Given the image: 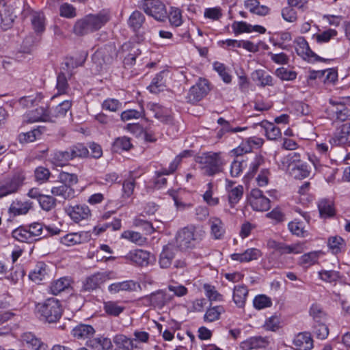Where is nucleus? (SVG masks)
Masks as SVG:
<instances>
[{
	"label": "nucleus",
	"instance_id": "nucleus-7",
	"mask_svg": "<svg viewBox=\"0 0 350 350\" xmlns=\"http://www.w3.org/2000/svg\"><path fill=\"white\" fill-rule=\"evenodd\" d=\"M115 278H116V274L111 271L94 273L83 280L81 291L83 292L96 291L107 281Z\"/></svg>",
	"mask_w": 350,
	"mask_h": 350
},
{
	"label": "nucleus",
	"instance_id": "nucleus-32",
	"mask_svg": "<svg viewBox=\"0 0 350 350\" xmlns=\"http://www.w3.org/2000/svg\"><path fill=\"white\" fill-rule=\"evenodd\" d=\"M51 193L55 196L62 197L64 200H71L76 196V191L70 185L61 184L51 188Z\"/></svg>",
	"mask_w": 350,
	"mask_h": 350
},
{
	"label": "nucleus",
	"instance_id": "nucleus-31",
	"mask_svg": "<svg viewBox=\"0 0 350 350\" xmlns=\"http://www.w3.org/2000/svg\"><path fill=\"white\" fill-rule=\"evenodd\" d=\"M87 345L90 350H109L113 346L111 339L103 336L90 339Z\"/></svg>",
	"mask_w": 350,
	"mask_h": 350
},
{
	"label": "nucleus",
	"instance_id": "nucleus-50",
	"mask_svg": "<svg viewBox=\"0 0 350 350\" xmlns=\"http://www.w3.org/2000/svg\"><path fill=\"white\" fill-rule=\"evenodd\" d=\"M165 84L161 72L158 73L152 79L148 90L152 94H159L165 90Z\"/></svg>",
	"mask_w": 350,
	"mask_h": 350
},
{
	"label": "nucleus",
	"instance_id": "nucleus-35",
	"mask_svg": "<svg viewBox=\"0 0 350 350\" xmlns=\"http://www.w3.org/2000/svg\"><path fill=\"white\" fill-rule=\"evenodd\" d=\"M319 278L329 283L342 282L345 281V276L339 271L335 270H321L319 271Z\"/></svg>",
	"mask_w": 350,
	"mask_h": 350
},
{
	"label": "nucleus",
	"instance_id": "nucleus-64",
	"mask_svg": "<svg viewBox=\"0 0 350 350\" xmlns=\"http://www.w3.org/2000/svg\"><path fill=\"white\" fill-rule=\"evenodd\" d=\"M309 313L316 323L322 322L326 317V313L317 304H313L310 306Z\"/></svg>",
	"mask_w": 350,
	"mask_h": 350
},
{
	"label": "nucleus",
	"instance_id": "nucleus-40",
	"mask_svg": "<svg viewBox=\"0 0 350 350\" xmlns=\"http://www.w3.org/2000/svg\"><path fill=\"white\" fill-rule=\"evenodd\" d=\"M55 89L57 90V93L52 96V99L58 96L68 94L70 90V86L68 83L67 77H66V75L64 73L60 72L59 74H58L57 77Z\"/></svg>",
	"mask_w": 350,
	"mask_h": 350
},
{
	"label": "nucleus",
	"instance_id": "nucleus-11",
	"mask_svg": "<svg viewBox=\"0 0 350 350\" xmlns=\"http://www.w3.org/2000/svg\"><path fill=\"white\" fill-rule=\"evenodd\" d=\"M295 50L298 55L303 59L317 62H330L329 59H324L314 53L310 48L308 42L304 37H298L295 41Z\"/></svg>",
	"mask_w": 350,
	"mask_h": 350
},
{
	"label": "nucleus",
	"instance_id": "nucleus-44",
	"mask_svg": "<svg viewBox=\"0 0 350 350\" xmlns=\"http://www.w3.org/2000/svg\"><path fill=\"white\" fill-rule=\"evenodd\" d=\"M174 257L172 245H167L163 247V251L160 254L159 264L162 268H167L171 264Z\"/></svg>",
	"mask_w": 350,
	"mask_h": 350
},
{
	"label": "nucleus",
	"instance_id": "nucleus-18",
	"mask_svg": "<svg viewBox=\"0 0 350 350\" xmlns=\"http://www.w3.org/2000/svg\"><path fill=\"white\" fill-rule=\"evenodd\" d=\"M24 120L27 122L33 123L36 122H50L49 110L47 108L40 107L34 110L30 111L24 116Z\"/></svg>",
	"mask_w": 350,
	"mask_h": 350
},
{
	"label": "nucleus",
	"instance_id": "nucleus-30",
	"mask_svg": "<svg viewBox=\"0 0 350 350\" xmlns=\"http://www.w3.org/2000/svg\"><path fill=\"white\" fill-rule=\"evenodd\" d=\"M95 330L90 325L79 324L75 327L71 333L73 337L77 340H86L94 335Z\"/></svg>",
	"mask_w": 350,
	"mask_h": 350
},
{
	"label": "nucleus",
	"instance_id": "nucleus-52",
	"mask_svg": "<svg viewBox=\"0 0 350 350\" xmlns=\"http://www.w3.org/2000/svg\"><path fill=\"white\" fill-rule=\"evenodd\" d=\"M265 159L261 154H256L253 160L251 161L246 176L248 178L254 177L258 169L264 165Z\"/></svg>",
	"mask_w": 350,
	"mask_h": 350
},
{
	"label": "nucleus",
	"instance_id": "nucleus-4",
	"mask_svg": "<svg viewBox=\"0 0 350 350\" xmlns=\"http://www.w3.org/2000/svg\"><path fill=\"white\" fill-rule=\"evenodd\" d=\"M36 312L40 320L53 323L62 317L63 309L60 301L57 299L51 297L36 304Z\"/></svg>",
	"mask_w": 350,
	"mask_h": 350
},
{
	"label": "nucleus",
	"instance_id": "nucleus-10",
	"mask_svg": "<svg viewBox=\"0 0 350 350\" xmlns=\"http://www.w3.org/2000/svg\"><path fill=\"white\" fill-rule=\"evenodd\" d=\"M210 90L208 81L200 78L198 82L189 89L186 99L188 103H197L207 95Z\"/></svg>",
	"mask_w": 350,
	"mask_h": 350
},
{
	"label": "nucleus",
	"instance_id": "nucleus-9",
	"mask_svg": "<svg viewBox=\"0 0 350 350\" xmlns=\"http://www.w3.org/2000/svg\"><path fill=\"white\" fill-rule=\"evenodd\" d=\"M25 179L23 172H18L0 182V198L17 192Z\"/></svg>",
	"mask_w": 350,
	"mask_h": 350
},
{
	"label": "nucleus",
	"instance_id": "nucleus-34",
	"mask_svg": "<svg viewBox=\"0 0 350 350\" xmlns=\"http://www.w3.org/2000/svg\"><path fill=\"white\" fill-rule=\"evenodd\" d=\"M120 238L139 246L144 245L147 243L146 237H144L140 232L131 230L123 231Z\"/></svg>",
	"mask_w": 350,
	"mask_h": 350
},
{
	"label": "nucleus",
	"instance_id": "nucleus-24",
	"mask_svg": "<svg viewBox=\"0 0 350 350\" xmlns=\"http://www.w3.org/2000/svg\"><path fill=\"white\" fill-rule=\"evenodd\" d=\"M301 162V154L299 152H293L283 157L278 163L280 170L291 173L292 167L297 165Z\"/></svg>",
	"mask_w": 350,
	"mask_h": 350
},
{
	"label": "nucleus",
	"instance_id": "nucleus-3",
	"mask_svg": "<svg viewBox=\"0 0 350 350\" xmlns=\"http://www.w3.org/2000/svg\"><path fill=\"white\" fill-rule=\"evenodd\" d=\"M205 237V231L198 226L188 225L179 229L175 235L174 245L182 252L197 247Z\"/></svg>",
	"mask_w": 350,
	"mask_h": 350
},
{
	"label": "nucleus",
	"instance_id": "nucleus-19",
	"mask_svg": "<svg viewBox=\"0 0 350 350\" xmlns=\"http://www.w3.org/2000/svg\"><path fill=\"white\" fill-rule=\"evenodd\" d=\"M252 78L260 88L273 87L275 83L274 77L262 69L254 70L252 73Z\"/></svg>",
	"mask_w": 350,
	"mask_h": 350
},
{
	"label": "nucleus",
	"instance_id": "nucleus-26",
	"mask_svg": "<svg viewBox=\"0 0 350 350\" xmlns=\"http://www.w3.org/2000/svg\"><path fill=\"white\" fill-rule=\"evenodd\" d=\"M211 237L216 240L222 239L226 233L224 222L217 217H211L208 221Z\"/></svg>",
	"mask_w": 350,
	"mask_h": 350
},
{
	"label": "nucleus",
	"instance_id": "nucleus-8",
	"mask_svg": "<svg viewBox=\"0 0 350 350\" xmlns=\"http://www.w3.org/2000/svg\"><path fill=\"white\" fill-rule=\"evenodd\" d=\"M139 8L147 15L158 21H164L167 18V10L161 0H141L138 2Z\"/></svg>",
	"mask_w": 350,
	"mask_h": 350
},
{
	"label": "nucleus",
	"instance_id": "nucleus-46",
	"mask_svg": "<svg viewBox=\"0 0 350 350\" xmlns=\"http://www.w3.org/2000/svg\"><path fill=\"white\" fill-rule=\"evenodd\" d=\"M131 139L126 136L118 137L112 144V150L116 152L128 151L132 148Z\"/></svg>",
	"mask_w": 350,
	"mask_h": 350
},
{
	"label": "nucleus",
	"instance_id": "nucleus-15",
	"mask_svg": "<svg viewBox=\"0 0 350 350\" xmlns=\"http://www.w3.org/2000/svg\"><path fill=\"white\" fill-rule=\"evenodd\" d=\"M91 238L88 232H71L60 237V243L66 246L70 247L75 245L88 242Z\"/></svg>",
	"mask_w": 350,
	"mask_h": 350
},
{
	"label": "nucleus",
	"instance_id": "nucleus-43",
	"mask_svg": "<svg viewBox=\"0 0 350 350\" xmlns=\"http://www.w3.org/2000/svg\"><path fill=\"white\" fill-rule=\"evenodd\" d=\"M32 207V202L30 201H16L14 202L10 207V211L14 215H20L26 214Z\"/></svg>",
	"mask_w": 350,
	"mask_h": 350
},
{
	"label": "nucleus",
	"instance_id": "nucleus-37",
	"mask_svg": "<svg viewBox=\"0 0 350 350\" xmlns=\"http://www.w3.org/2000/svg\"><path fill=\"white\" fill-rule=\"evenodd\" d=\"M113 342L116 347L122 350H135L132 338H129L124 334H116L113 338Z\"/></svg>",
	"mask_w": 350,
	"mask_h": 350
},
{
	"label": "nucleus",
	"instance_id": "nucleus-12",
	"mask_svg": "<svg viewBox=\"0 0 350 350\" xmlns=\"http://www.w3.org/2000/svg\"><path fill=\"white\" fill-rule=\"evenodd\" d=\"M252 208L256 211H267L270 208V200L258 189H253L248 198Z\"/></svg>",
	"mask_w": 350,
	"mask_h": 350
},
{
	"label": "nucleus",
	"instance_id": "nucleus-6",
	"mask_svg": "<svg viewBox=\"0 0 350 350\" xmlns=\"http://www.w3.org/2000/svg\"><path fill=\"white\" fill-rule=\"evenodd\" d=\"M189 155H191V151H183L173 159L167 168H162L157 171L155 172V177L152 180L154 187L159 189L165 187L167 184V178H164L163 176L173 174L180 164L182 159Z\"/></svg>",
	"mask_w": 350,
	"mask_h": 350
},
{
	"label": "nucleus",
	"instance_id": "nucleus-33",
	"mask_svg": "<svg viewBox=\"0 0 350 350\" xmlns=\"http://www.w3.org/2000/svg\"><path fill=\"white\" fill-rule=\"evenodd\" d=\"M47 275V265L42 262H39L36 264L33 269L30 271L29 278L34 282L40 283L41 281L45 280Z\"/></svg>",
	"mask_w": 350,
	"mask_h": 350
},
{
	"label": "nucleus",
	"instance_id": "nucleus-58",
	"mask_svg": "<svg viewBox=\"0 0 350 350\" xmlns=\"http://www.w3.org/2000/svg\"><path fill=\"white\" fill-rule=\"evenodd\" d=\"M72 159L84 158L88 156V149L83 144H77L68 148Z\"/></svg>",
	"mask_w": 350,
	"mask_h": 350
},
{
	"label": "nucleus",
	"instance_id": "nucleus-17",
	"mask_svg": "<svg viewBox=\"0 0 350 350\" xmlns=\"http://www.w3.org/2000/svg\"><path fill=\"white\" fill-rule=\"evenodd\" d=\"M66 211L70 217L76 223L87 219L91 215L90 209L88 206L84 204L70 206L66 208Z\"/></svg>",
	"mask_w": 350,
	"mask_h": 350
},
{
	"label": "nucleus",
	"instance_id": "nucleus-41",
	"mask_svg": "<svg viewBox=\"0 0 350 350\" xmlns=\"http://www.w3.org/2000/svg\"><path fill=\"white\" fill-rule=\"evenodd\" d=\"M72 160L68 148L66 150L55 151L51 154V161L57 166H64Z\"/></svg>",
	"mask_w": 350,
	"mask_h": 350
},
{
	"label": "nucleus",
	"instance_id": "nucleus-20",
	"mask_svg": "<svg viewBox=\"0 0 350 350\" xmlns=\"http://www.w3.org/2000/svg\"><path fill=\"white\" fill-rule=\"evenodd\" d=\"M139 288V284L134 280H129L111 284L108 286V291L111 294H116L122 291H136Z\"/></svg>",
	"mask_w": 350,
	"mask_h": 350
},
{
	"label": "nucleus",
	"instance_id": "nucleus-45",
	"mask_svg": "<svg viewBox=\"0 0 350 350\" xmlns=\"http://www.w3.org/2000/svg\"><path fill=\"white\" fill-rule=\"evenodd\" d=\"M150 339V334L147 332L137 329L133 334V342L136 346L135 350H143L142 345L148 343Z\"/></svg>",
	"mask_w": 350,
	"mask_h": 350
},
{
	"label": "nucleus",
	"instance_id": "nucleus-22",
	"mask_svg": "<svg viewBox=\"0 0 350 350\" xmlns=\"http://www.w3.org/2000/svg\"><path fill=\"white\" fill-rule=\"evenodd\" d=\"M295 350H311L313 348V340L310 333H299L293 341Z\"/></svg>",
	"mask_w": 350,
	"mask_h": 350
},
{
	"label": "nucleus",
	"instance_id": "nucleus-5",
	"mask_svg": "<svg viewBox=\"0 0 350 350\" xmlns=\"http://www.w3.org/2000/svg\"><path fill=\"white\" fill-rule=\"evenodd\" d=\"M197 162L203 173L207 176H213L220 172L223 165L220 153L211 152L198 157Z\"/></svg>",
	"mask_w": 350,
	"mask_h": 350
},
{
	"label": "nucleus",
	"instance_id": "nucleus-13",
	"mask_svg": "<svg viewBox=\"0 0 350 350\" xmlns=\"http://www.w3.org/2000/svg\"><path fill=\"white\" fill-rule=\"evenodd\" d=\"M150 253L142 249L131 250L124 258L131 264L138 267H146L150 263Z\"/></svg>",
	"mask_w": 350,
	"mask_h": 350
},
{
	"label": "nucleus",
	"instance_id": "nucleus-36",
	"mask_svg": "<svg viewBox=\"0 0 350 350\" xmlns=\"http://www.w3.org/2000/svg\"><path fill=\"white\" fill-rule=\"evenodd\" d=\"M248 295V290L244 285L235 286L233 291V301L239 308H243Z\"/></svg>",
	"mask_w": 350,
	"mask_h": 350
},
{
	"label": "nucleus",
	"instance_id": "nucleus-48",
	"mask_svg": "<svg viewBox=\"0 0 350 350\" xmlns=\"http://www.w3.org/2000/svg\"><path fill=\"white\" fill-rule=\"evenodd\" d=\"M170 25L173 27H180L183 23L182 11L176 7H171L169 13H167Z\"/></svg>",
	"mask_w": 350,
	"mask_h": 350
},
{
	"label": "nucleus",
	"instance_id": "nucleus-60",
	"mask_svg": "<svg viewBox=\"0 0 350 350\" xmlns=\"http://www.w3.org/2000/svg\"><path fill=\"white\" fill-rule=\"evenodd\" d=\"M135 186V179L133 176H131L129 178L124 180V182L122 183V199L130 198L133 194Z\"/></svg>",
	"mask_w": 350,
	"mask_h": 350
},
{
	"label": "nucleus",
	"instance_id": "nucleus-2",
	"mask_svg": "<svg viewBox=\"0 0 350 350\" xmlns=\"http://www.w3.org/2000/svg\"><path fill=\"white\" fill-rule=\"evenodd\" d=\"M111 19L109 10H103L96 14H90L78 19L73 27V33L83 36L101 29Z\"/></svg>",
	"mask_w": 350,
	"mask_h": 350
},
{
	"label": "nucleus",
	"instance_id": "nucleus-16",
	"mask_svg": "<svg viewBox=\"0 0 350 350\" xmlns=\"http://www.w3.org/2000/svg\"><path fill=\"white\" fill-rule=\"evenodd\" d=\"M235 183L227 180L226 189L228 193V202L230 207L233 208L240 201L243 196L244 189L241 185L234 186Z\"/></svg>",
	"mask_w": 350,
	"mask_h": 350
},
{
	"label": "nucleus",
	"instance_id": "nucleus-23",
	"mask_svg": "<svg viewBox=\"0 0 350 350\" xmlns=\"http://www.w3.org/2000/svg\"><path fill=\"white\" fill-rule=\"evenodd\" d=\"M262 256V252L257 248H249L242 253H234L230 255L232 260L240 262H249L258 259Z\"/></svg>",
	"mask_w": 350,
	"mask_h": 350
},
{
	"label": "nucleus",
	"instance_id": "nucleus-25",
	"mask_svg": "<svg viewBox=\"0 0 350 350\" xmlns=\"http://www.w3.org/2000/svg\"><path fill=\"white\" fill-rule=\"evenodd\" d=\"M256 126H259L261 128V131L264 133L269 140H276L282 136L280 129L272 122L263 120L256 124Z\"/></svg>",
	"mask_w": 350,
	"mask_h": 350
},
{
	"label": "nucleus",
	"instance_id": "nucleus-54",
	"mask_svg": "<svg viewBox=\"0 0 350 350\" xmlns=\"http://www.w3.org/2000/svg\"><path fill=\"white\" fill-rule=\"evenodd\" d=\"M145 21L144 14L139 11H134L130 16L128 24L134 31L139 29Z\"/></svg>",
	"mask_w": 350,
	"mask_h": 350
},
{
	"label": "nucleus",
	"instance_id": "nucleus-57",
	"mask_svg": "<svg viewBox=\"0 0 350 350\" xmlns=\"http://www.w3.org/2000/svg\"><path fill=\"white\" fill-rule=\"evenodd\" d=\"M275 75L282 81H294L297 76V73L293 69L285 67H280L275 70Z\"/></svg>",
	"mask_w": 350,
	"mask_h": 350
},
{
	"label": "nucleus",
	"instance_id": "nucleus-53",
	"mask_svg": "<svg viewBox=\"0 0 350 350\" xmlns=\"http://www.w3.org/2000/svg\"><path fill=\"white\" fill-rule=\"evenodd\" d=\"M225 312V309L222 306H216L210 307L206 311L204 319L206 322H213L218 320L220 315Z\"/></svg>",
	"mask_w": 350,
	"mask_h": 350
},
{
	"label": "nucleus",
	"instance_id": "nucleus-61",
	"mask_svg": "<svg viewBox=\"0 0 350 350\" xmlns=\"http://www.w3.org/2000/svg\"><path fill=\"white\" fill-rule=\"evenodd\" d=\"M288 228L292 234L297 237H304L307 235V231L305 230V226L302 221L295 219L288 223Z\"/></svg>",
	"mask_w": 350,
	"mask_h": 350
},
{
	"label": "nucleus",
	"instance_id": "nucleus-49",
	"mask_svg": "<svg viewBox=\"0 0 350 350\" xmlns=\"http://www.w3.org/2000/svg\"><path fill=\"white\" fill-rule=\"evenodd\" d=\"M290 174L297 179H304L310 174V167L307 163L298 164L292 167Z\"/></svg>",
	"mask_w": 350,
	"mask_h": 350
},
{
	"label": "nucleus",
	"instance_id": "nucleus-1",
	"mask_svg": "<svg viewBox=\"0 0 350 350\" xmlns=\"http://www.w3.org/2000/svg\"><path fill=\"white\" fill-rule=\"evenodd\" d=\"M327 118L334 122H342L337 126L331 143L335 146L345 145L350 142V109L342 103L330 101V105L326 109Z\"/></svg>",
	"mask_w": 350,
	"mask_h": 350
},
{
	"label": "nucleus",
	"instance_id": "nucleus-55",
	"mask_svg": "<svg viewBox=\"0 0 350 350\" xmlns=\"http://www.w3.org/2000/svg\"><path fill=\"white\" fill-rule=\"evenodd\" d=\"M213 67L225 83H231L232 76L230 75L228 68L223 63L215 62L213 64Z\"/></svg>",
	"mask_w": 350,
	"mask_h": 350
},
{
	"label": "nucleus",
	"instance_id": "nucleus-51",
	"mask_svg": "<svg viewBox=\"0 0 350 350\" xmlns=\"http://www.w3.org/2000/svg\"><path fill=\"white\" fill-rule=\"evenodd\" d=\"M103 309L108 315L118 317L124 310L125 307L117 301H108L104 302Z\"/></svg>",
	"mask_w": 350,
	"mask_h": 350
},
{
	"label": "nucleus",
	"instance_id": "nucleus-29",
	"mask_svg": "<svg viewBox=\"0 0 350 350\" xmlns=\"http://www.w3.org/2000/svg\"><path fill=\"white\" fill-rule=\"evenodd\" d=\"M71 107V100H66L52 108L49 111L50 117L51 118V122H55L57 119L64 118L68 111L70 110Z\"/></svg>",
	"mask_w": 350,
	"mask_h": 350
},
{
	"label": "nucleus",
	"instance_id": "nucleus-56",
	"mask_svg": "<svg viewBox=\"0 0 350 350\" xmlns=\"http://www.w3.org/2000/svg\"><path fill=\"white\" fill-rule=\"evenodd\" d=\"M12 237L16 240L24 243H32V240L25 226H21L12 231Z\"/></svg>",
	"mask_w": 350,
	"mask_h": 350
},
{
	"label": "nucleus",
	"instance_id": "nucleus-59",
	"mask_svg": "<svg viewBox=\"0 0 350 350\" xmlns=\"http://www.w3.org/2000/svg\"><path fill=\"white\" fill-rule=\"evenodd\" d=\"M328 247L333 254H338L345 247V242L340 237H332L328 239Z\"/></svg>",
	"mask_w": 350,
	"mask_h": 350
},
{
	"label": "nucleus",
	"instance_id": "nucleus-39",
	"mask_svg": "<svg viewBox=\"0 0 350 350\" xmlns=\"http://www.w3.org/2000/svg\"><path fill=\"white\" fill-rule=\"evenodd\" d=\"M71 284V279L68 277L60 278L53 282L50 285V291L53 295H57L68 288Z\"/></svg>",
	"mask_w": 350,
	"mask_h": 350
},
{
	"label": "nucleus",
	"instance_id": "nucleus-47",
	"mask_svg": "<svg viewBox=\"0 0 350 350\" xmlns=\"http://www.w3.org/2000/svg\"><path fill=\"white\" fill-rule=\"evenodd\" d=\"M247 160L245 157L236 158L231 163L230 173L232 177L239 176L247 167Z\"/></svg>",
	"mask_w": 350,
	"mask_h": 350
},
{
	"label": "nucleus",
	"instance_id": "nucleus-62",
	"mask_svg": "<svg viewBox=\"0 0 350 350\" xmlns=\"http://www.w3.org/2000/svg\"><path fill=\"white\" fill-rule=\"evenodd\" d=\"M25 226L33 242L38 240L40 239L38 237L43 235L44 226L42 223L33 222L29 225H25Z\"/></svg>",
	"mask_w": 350,
	"mask_h": 350
},
{
	"label": "nucleus",
	"instance_id": "nucleus-63",
	"mask_svg": "<svg viewBox=\"0 0 350 350\" xmlns=\"http://www.w3.org/2000/svg\"><path fill=\"white\" fill-rule=\"evenodd\" d=\"M43 98L42 93H37L35 95L23 96L19 99V104L23 107H29L38 105Z\"/></svg>",
	"mask_w": 350,
	"mask_h": 350
},
{
	"label": "nucleus",
	"instance_id": "nucleus-38",
	"mask_svg": "<svg viewBox=\"0 0 350 350\" xmlns=\"http://www.w3.org/2000/svg\"><path fill=\"white\" fill-rule=\"evenodd\" d=\"M148 108L152 111L154 116L161 122H167L170 120V116L168 114L167 108L155 103H149Z\"/></svg>",
	"mask_w": 350,
	"mask_h": 350
},
{
	"label": "nucleus",
	"instance_id": "nucleus-27",
	"mask_svg": "<svg viewBox=\"0 0 350 350\" xmlns=\"http://www.w3.org/2000/svg\"><path fill=\"white\" fill-rule=\"evenodd\" d=\"M22 342L32 350H46L47 346L31 332H25L21 335Z\"/></svg>",
	"mask_w": 350,
	"mask_h": 350
},
{
	"label": "nucleus",
	"instance_id": "nucleus-21",
	"mask_svg": "<svg viewBox=\"0 0 350 350\" xmlns=\"http://www.w3.org/2000/svg\"><path fill=\"white\" fill-rule=\"evenodd\" d=\"M269 344L268 338L253 336L243 341L240 345L241 350H254L266 348Z\"/></svg>",
	"mask_w": 350,
	"mask_h": 350
},
{
	"label": "nucleus",
	"instance_id": "nucleus-14",
	"mask_svg": "<svg viewBox=\"0 0 350 350\" xmlns=\"http://www.w3.org/2000/svg\"><path fill=\"white\" fill-rule=\"evenodd\" d=\"M173 296L168 294L165 290H159L144 297V300L149 304L158 309L163 308L172 301Z\"/></svg>",
	"mask_w": 350,
	"mask_h": 350
},
{
	"label": "nucleus",
	"instance_id": "nucleus-42",
	"mask_svg": "<svg viewBox=\"0 0 350 350\" xmlns=\"http://www.w3.org/2000/svg\"><path fill=\"white\" fill-rule=\"evenodd\" d=\"M31 25L37 33L43 32L45 29V16L42 12H31Z\"/></svg>",
	"mask_w": 350,
	"mask_h": 350
},
{
	"label": "nucleus",
	"instance_id": "nucleus-28",
	"mask_svg": "<svg viewBox=\"0 0 350 350\" xmlns=\"http://www.w3.org/2000/svg\"><path fill=\"white\" fill-rule=\"evenodd\" d=\"M318 210L321 219L333 217L336 215V209L334 202L329 199L323 198L319 200Z\"/></svg>",
	"mask_w": 350,
	"mask_h": 350
}]
</instances>
